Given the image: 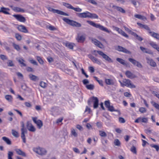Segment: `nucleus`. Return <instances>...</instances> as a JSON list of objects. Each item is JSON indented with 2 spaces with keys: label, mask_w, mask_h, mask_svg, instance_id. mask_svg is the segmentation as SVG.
Masks as SVG:
<instances>
[{
  "label": "nucleus",
  "mask_w": 159,
  "mask_h": 159,
  "mask_svg": "<svg viewBox=\"0 0 159 159\" xmlns=\"http://www.w3.org/2000/svg\"><path fill=\"white\" fill-rule=\"evenodd\" d=\"M87 22L90 25L96 28H98L101 30L108 33H110V31H109L107 28L104 27L99 24H96L94 22L89 20L87 21Z\"/></svg>",
  "instance_id": "f257e3e1"
},
{
  "label": "nucleus",
  "mask_w": 159,
  "mask_h": 159,
  "mask_svg": "<svg viewBox=\"0 0 159 159\" xmlns=\"http://www.w3.org/2000/svg\"><path fill=\"white\" fill-rule=\"evenodd\" d=\"M121 84V85L122 87L126 86L128 87H129L131 88H135L136 86L134 84H132L130 80L129 79H125L123 80L122 82L121 81H119Z\"/></svg>",
  "instance_id": "f03ea898"
},
{
  "label": "nucleus",
  "mask_w": 159,
  "mask_h": 159,
  "mask_svg": "<svg viewBox=\"0 0 159 159\" xmlns=\"http://www.w3.org/2000/svg\"><path fill=\"white\" fill-rule=\"evenodd\" d=\"M93 102V107L94 108H98V100L96 97L94 96L91 97L88 101V104L89 106H91V102Z\"/></svg>",
  "instance_id": "7ed1b4c3"
},
{
  "label": "nucleus",
  "mask_w": 159,
  "mask_h": 159,
  "mask_svg": "<svg viewBox=\"0 0 159 159\" xmlns=\"http://www.w3.org/2000/svg\"><path fill=\"white\" fill-rule=\"evenodd\" d=\"M21 137L23 140V142L24 143H26V139L25 136V134L27 133V129L25 128L24 124L23 122H21Z\"/></svg>",
  "instance_id": "20e7f679"
},
{
  "label": "nucleus",
  "mask_w": 159,
  "mask_h": 159,
  "mask_svg": "<svg viewBox=\"0 0 159 159\" xmlns=\"http://www.w3.org/2000/svg\"><path fill=\"white\" fill-rule=\"evenodd\" d=\"M33 150L36 153L41 155H44L47 152L45 149L39 147L34 148Z\"/></svg>",
  "instance_id": "39448f33"
},
{
  "label": "nucleus",
  "mask_w": 159,
  "mask_h": 159,
  "mask_svg": "<svg viewBox=\"0 0 159 159\" xmlns=\"http://www.w3.org/2000/svg\"><path fill=\"white\" fill-rule=\"evenodd\" d=\"M97 52L99 55L101 56L106 61L110 62H112V59L104 53L103 52L101 51H97Z\"/></svg>",
  "instance_id": "423d86ee"
},
{
  "label": "nucleus",
  "mask_w": 159,
  "mask_h": 159,
  "mask_svg": "<svg viewBox=\"0 0 159 159\" xmlns=\"http://www.w3.org/2000/svg\"><path fill=\"white\" fill-rule=\"evenodd\" d=\"M32 120L34 123L36 124L38 128L39 129H41L43 126V122L40 120H37L36 117H33Z\"/></svg>",
  "instance_id": "0eeeda50"
},
{
  "label": "nucleus",
  "mask_w": 159,
  "mask_h": 159,
  "mask_svg": "<svg viewBox=\"0 0 159 159\" xmlns=\"http://www.w3.org/2000/svg\"><path fill=\"white\" fill-rule=\"evenodd\" d=\"M115 48L116 50L119 52H122L124 53L129 54H131V52L130 51L121 46H117Z\"/></svg>",
  "instance_id": "6e6552de"
},
{
  "label": "nucleus",
  "mask_w": 159,
  "mask_h": 159,
  "mask_svg": "<svg viewBox=\"0 0 159 159\" xmlns=\"http://www.w3.org/2000/svg\"><path fill=\"white\" fill-rule=\"evenodd\" d=\"M13 16L17 20L22 22H25L26 21V19L25 17L21 15H13Z\"/></svg>",
  "instance_id": "1a4fd4ad"
},
{
  "label": "nucleus",
  "mask_w": 159,
  "mask_h": 159,
  "mask_svg": "<svg viewBox=\"0 0 159 159\" xmlns=\"http://www.w3.org/2000/svg\"><path fill=\"white\" fill-rule=\"evenodd\" d=\"M88 57L93 63H96L99 65H100L101 64V62L100 60L94 57L92 55H89Z\"/></svg>",
  "instance_id": "9d476101"
},
{
  "label": "nucleus",
  "mask_w": 159,
  "mask_h": 159,
  "mask_svg": "<svg viewBox=\"0 0 159 159\" xmlns=\"http://www.w3.org/2000/svg\"><path fill=\"white\" fill-rule=\"evenodd\" d=\"M91 41L95 45L100 48H102L103 46L102 44L97 39L92 38L91 39Z\"/></svg>",
  "instance_id": "9b49d317"
},
{
  "label": "nucleus",
  "mask_w": 159,
  "mask_h": 159,
  "mask_svg": "<svg viewBox=\"0 0 159 159\" xmlns=\"http://www.w3.org/2000/svg\"><path fill=\"white\" fill-rule=\"evenodd\" d=\"M26 127L27 129L31 132H34L35 131L36 129L31 123L27 122L26 124Z\"/></svg>",
  "instance_id": "f8f14e48"
},
{
  "label": "nucleus",
  "mask_w": 159,
  "mask_h": 159,
  "mask_svg": "<svg viewBox=\"0 0 159 159\" xmlns=\"http://www.w3.org/2000/svg\"><path fill=\"white\" fill-rule=\"evenodd\" d=\"M146 59L147 63L151 66L153 67H155L157 66L156 62L152 59L147 57Z\"/></svg>",
  "instance_id": "ddd939ff"
},
{
  "label": "nucleus",
  "mask_w": 159,
  "mask_h": 159,
  "mask_svg": "<svg viewBox=\"0 0 159 159\" xmlns=\"http://www.w3.org/2000/svg\"><path fill=\"white\" fill-rule=\"evenodd\" d=\"M11 7L13 11L16 12H24L25 11V10L19 7H14L12 6H11Z\"/></svg>",
  "instance_id": "4468645a"
},
{
  "label": "nucleus",
  "mask_w": 159,
  "mask_h": 159,
  "mask_svg": "<svg viewBox=\"0 0 159 159\" xmlns=\"http://www.w3.org/2000/svg\"><path fill=\"white\" fill-rule=\"evenodd\" d=\"M89 12L86 11L84 12L80 13H77V16L80 17L82 18H86L88 17L89 16Z\"/></svg>",
  "instance_id": "2eb2a0df"
},
{
  "label": "nucleus",
  "mask_w": 159,
  "mask_h": 159,
  "mask_svg": "<svg viewBox=\"0 0 159 159\" xmlns=\"http://www.w3.org/2000/svg\"><path fill=\"white\" fill-rule=\"evenodd\" d=\"M17 29L19 31L24 33H28V30L26 29V27L23 25H19L17 27Z\"/></svg>",
  "instance_id": "dca6fc26"
},
{
  "label": "nucleus",
  "mask_w": 159,
  "mask_h": 159,
  "mask_svg": "<svg viewBox=\"0 0 159 159\" xmlns=\"http://www.w3.org/2000/svg\"><path fill=\"white\" fill-rule=\"evenodd\" d=\"M15 151L17 154L19 155H21L24 157H25L26 156L25 153L20 149H16L15 150Z\"/></svg>",
  "instance_id": "f3484780"
},
{
  "label": "nucleus",
  "mask_w": 159,
  "mask_h": 159,
  "mask_svg": "<svg viewBox=\"0 0 159 159\" xmlns=\"http://www.w3.org/2000/svg\"><path fill=\"white\" fill-rule=\"evenodd\" d=\"M125 75L127 77L130 79H133L136 77V76L129 71H127L125 72Z\"/></svg>",
  "instance_id": "a211bd4d"
},
{
  "label": "nucleus",
  "mask_w": 159,
  "mask_h": 159,
  "mask_svg": "<svg viewBox=\"0 0 159 159\" xmlns=\"http://www.w3.org/2000/svg\"><path fill=\"white\" fill-rule=\"evenodd\" d=\"M76 39L78 42L83 43L85 40V37L83 35H78Z\"/></svg>",
  "instance_id": "6ab92c4d"
},
{
  "label": "nucleus",
  "mask_w": 159,
  "mask_h": 159,
  "mask_svg": "<svg viewBox=\"0 0 159 159\" xmlns=\"http://www.w3.org/2000/svg\"><path fill=\"white\" fill-rule=\"evenodd\" d=\"M148 33L153 37L159 40V34L154 32L149 31Z\"/></svg>",
  "instance_id": "aec40b11"
},
{
  "label": "nucleus",
  "mask_w": 159,
  "mask_h": 159,
  "mask_svg": "<svg viewBox=\"0 0 159 159\" xmlns=\"http://www.w3.org/2000/svg\"><path fill=\"white\" fill-rule=\"evenodd\" d=\"M112 7L115 9H116L118 11L121 12L122 13H125V11L122 8L113 5Z\"/></svg>",
  "instance_id": "412c9836"
},
{
  "label": "nucleus",
  "mask_w": 159,
  "mask_h": 159,
  "mask_svg": "<svg viewBox=\"0 0 159 159\" xmlns=\"http://www.w3.org/2000/svg\"><path fill=\"white\" fill-rule=\"evenodd\" d=\"M140 48L141 50H142V51L143 52L148 53L149 54H152V52L150 50H149L146 48H143L142 47H140Z\"/></svg>",
  "instance_id": "4be33fe9"
},
{
  "label": "nucleus",
  "mask_w": 159,
  "mask_h": 159,
  "mask_svg": "<svg viewBox=\"0 0 159 159\" xmlns=\"http://www.w3.org/2000/svg\"><path fill=\"white\" fill-rule=\"evenodd\" d=\"M105 82L107 85H113L114 84V82L112 80L109 79H105Z\"/></svg>",
  "instance_id": "5701e85b"
},
{
  "label": "nucleus",
  "mask_w": 159,
  "mask_h": 159,
  "mask_svg": "<svg viewBox=\"0 0 159 159\" xmlns=\"http://www.w3.org/2000/svg\"><path fill=\"white\" fill-rule=\"evenodd\" d=\"M7 11H9V9L8 8H5L4 7H2L1 8L0 10V12H2L6 14H10L9 12Z\"/></svg>",
  "instance_id": "b1692460"
},
{
  "label": "nucleus",
  "mask_w": 159,
  "mask_h": 159,
  "mask_svg": "<svg viewBox=\"0 0 159 159\" xmlns=\"http://www.w3.org/2000/svg\"><path fill=\"white\" fill-rule=\"evenodd\" d=\"M29 77L31 80L34 81L39 80V78L38 77L31 74L29 75Z\"/></svg>",
  "instance_id": "393cba45"
},
{
  "label": "nucleus",
  "mask_w": 159,
  "mask_h": 159,
  "mask_svg": "<svg viewBox=\"0 0 159 159\" xmlns=\"http://www.w3.org/2000/svg\"><path fill=\"white\" fill-rule=\"evenodd\" d=\"M16 60L19 62L20 64L21 65V66H26V65L24 63L25 61L24 60L21 58H16Z\"/></svg>",
  "instance_id": "a878e982"
},
{
  "label": "nucleus",
  "mask_w": 159,
  "mask_h": 159,
  "mask_svg": "<svg viewBox=\"0 0 159 159\" xmlns=\"http://www.w3.org/2000/svg\"><path fill=\"white\" fill-rule=\"evenodd\" d=\"M71 25L73 26H75L77 27H81V24L76 21L72 20V22L71 23Z\"/></svg>",
  "instance_id": "bb28decb"
},
{
  "label": "nucleus",
  "mask_w": 159,
  "mask_h": 159,
  "mask_svg": "<svg viewBox=\"0 0 159 159\" xmlns=\"http://www.w3.org/2000/svg\"><path fill=\"white\" fill-rule=\"evenodd\" d=\"M88 17L92 18L98 19V16L94 13H92L89 12Z\"/></svg>",
  "instance_id": "cd10ccee"
},
{
  "label": "nucleus",
  "mask_w": 159,
  "mask_h": 159,
  "mask_svg": "<svg viewBox=\"0 0 159 159\" xmlns=\"http://www.w3.org/2000/svg\"><path fill=\"white\" fill-rule=\"evenodd\" d=\"M134 17L139 19L142 20H147L146 18L145 17L139 14L135 15Z\"/></svg>",
  "instance_id": "c85d7f7f"
},
{
  "label": "nucleus",
  "mask_w": 159,
  "mask_h": 159,
  "mask_svg": "<svg viewBox=\"0 0 159 159\" xmlns=\"http://www.w3.org/2000/svg\"><path fill=\"white\" fill-rule=\"evenodd\" d=\"M5 98L9 102H12L13 98L11 95H7L5 96Z\"/></svg>",
  "instance_id": "c756f323"
},
{
  "label": "nucleus",
  "mask_w": 159,
  "mask_h": 159,
  "mask_svg": "<svg viewBox=\"0 0 159 159\" xmlns=\"http://www.w3.org/2000/svg\"><path fill=\"white\" fill-rule=\"evenodd\" d=\"M2 139L7 143V144L8 145L11 144V141L8 138L5 137H2Z\"/></svg>",
  "instance_id": "7c9ffc66"
},
{
  "label": "nucleus",
  "mask_w": 159,
  "mask_h": 159,
  "mask_svg": "<svg viewBox=\"0 0 159 159\" xmlns=\"http://www.w3.org/2000/svg\"><path fill=\"white\" fill-rule=\"evenodd\" d=\"M12 45L14 48L18 51H19L20 50V46L14 43H12Z\"/></svg>",
  "instance_id": "2f4dec72"
},
{
  "label": "nucleus",
  "mask_w": 159,
  "mask_h": 159,
  "mask_svg": "<svg viewBox=\"0 0 159 159\" xmlns=\"http://www.w3.org/2000/svg\"><path fill=\"white\" fill-rule=\"evenodd\" d=\"M116 60L117 61L120 63V64L125 66L127 65V64L125 62V61L124 60L119 58H117Z\"/></svg>",
  "instance_id": "473e14b6"
},
{
  "label": "nucleus",
  "mask_w": 159,
  "mask_h": 159,
  "mask_svg": "<svg viewBox=\"0 0 159 159\" xmlns=\"http://www.w3.org/2000/svg\"><path fill=\"white\" fill-rule=\"evenodd\" d=\"M137 24L138 25L140 26L142 28H143L147 30H148L149 31H151L150 28L147 25L142 24L139 23H137Z\"/></svg>",
  "instance_id": "72a5a7b5"
},
{
  "label": "nucleus",
  "mask_w": 159,
  "mask_h": 159,
  "mask_svg": "<svg viewBox=\"0 0 159 159\" xmlns=\"http://www.w3.org/2000/svg\"><path fill=\"white\" fill-rule=\"evenodd\" d=\"M108 110L110 111H111V112L114 111H117V112H118L120 114V111L119 110L114 109V107L112 106H110L109 107H108Z\"/></svg>",
  "instance_id": "f704fd0d"
},
{
  "label": "nucleus",
  "mask_w": 159,
  "mask_h": 159,
  "mask_svg": "<svg viewBox=\"0 0 159 159\" xmlns=\"http://www.w3.org/2000/svg\"><path fill=\"white\" fill-rule=\"evenodd\" d=\"M63 5L68 9H73V7L71 4L68 3L63 2Z\"/></svg>",
  "instance_id": "c9c22d12"
},
{
  "label": "nucleus",
  "mask_w": 159,
  "mask_h": 159,
  "mask_svg": "<svg viewBox=\"0 0 159 159\" xmlns=\"http://www.w3.org/2000/svg\"><path fill=\"white\" fill-rule=\"evenodd\" d=\"M48 9L50 11L54 13H57V14L58 10L55 9L51 7H47Z\"/></svg>",
  "instance_id": "e433bc0d"
},
{
  "label": "nucleus",
  "mask_w": 159,
  "mask_h": 159,
  "mask_svg": "<svg viewBox=\"0 0 159 159\" xmlns=\"http://www.w3.org/2000/svg\"><path fill=\"white\" fill-rule=\"evenodd\" d=\"M132 34L135 37L136 39L139 41H142L143 40L142 37L138 35L136 33L134 32H132Z\"/></svg>",
  "instance_id": "4c0bfd02"
},
{
  "label": "nucleus",
  "mask_w": 159,
  "mask_h": 159,
  "mask_svg": "<svg viewBox=\"0 0 159 159\" xmlns=\"http://www.w3.org/2000/svg\"><path fill=\"white\" fill-rule=\"evenodd\" d=\"M86 87L89 90H92L94 89V85L93 84H90L89 85H86Z\"/></svg>",
  "instance_id": "58836bf2"
},
{
  "label": "nucleus",
  "mask_w": 159,
  "mask_h": 159,
  "mask_svg": "<svg viewBox=\"0 0 159 159\" xmlns=\"http://www.w3.org/2000/svg\"><path fill=\"white\" fill-rule=\"evenodd\" d=\"M66 46L70 49H73L74 47L73 44L72 43H67L65 44Z\"/></svg>",
  "instance_id": "ea45409f"
},
{
  "label": "nucleus",
  "mask_w": 159,
  "mask_h": 159,
  "mask_svg": "<svg viewBox=\"0 0 159 159\" xmlns=\"http://www.w3.org/2000/svg\"><path fill=\"white\" fill-rule=\"evenodd\" d=\"M63 20L66 22L67 24H69L71 25V23L72 22V20H70L69 19H68L66 18H63Z\"/></svg>",
  "instance_id": "a19ab883"
},
{
  "label": "nucleus",
  "mask_w": 159,
  "mask_h": 159,
  "mask_svg": "<svg viewBox=\"0 0 159 159\" xmlns=\"http://www.w3.org/2000/svg\"><path fill=\"white\" fill-rule=\"evenodd\" d=\"M12 134L15 137L17 138L19 137V134L17 131L14 129L12 130Z\"/></svg>",
  "instance_id": "79ce46f5"
},
{
  "label": "nucleus",
  "mask_w": 159,
  "mask_h": 159,
  "mask_svg": "<svg viewBox=\"0 0 159 159\" xmlns=\"http://www.w3.org/2000/svg\"><path fill=\"white\" fill-rule=\"evenodd\" d=\"M149 44L152 47L156 49H157V48H158L157 47L158 46L157 44L154 42H151L149 43Z\"/></svg>",
  "instance_id": "37998d69"
},
{
  "label": "nucleus",
  "mask_w": 159,
  "mask_h": 159,
  "mask_svg": "<svg viewBox=\"0 0 159 159\" xmlns=\"http://www.w3.org/2000/svg\"><path fill=\"white\" fill-rule=\"evenodd\" d=\"M151 103L156 109L159 110V105L154 102H151Z\"/></svg>",
  "instance_id": "c03bdc74"
},
{
  "label": "nucleus",
  "mask_w": 159,
  "mask_h": 159,
  "mask_svg": "<svg viewBox=\"0 0 159 159\" xmlns=\"http://www.w3.org/2000/svg\"><path fill=\"white\" fill-rule=\"evenodd\" d=\"M71 134L74 136L75 137H77V134L76 132L75 129L73 128H72L71 129Z\"/></svg>",
  "instance_id": "a18cd8bd"
},
{
  "label": "nucleus",
  "mask_w": 159,
  "mask_h": 159,
  "mask_svg": "<svg viewBox=\"0 0 159 159\" xmlns=\"http://www.w3.org/2000/svg\"><path fill=\"white\" fill-rule=\"evenodd\" d=\"M99 135L102 137H105L107 136L106 133L104 131L99 130Z\"/></svg>",
  "instance_id": "49530a36"
},
{
  "label": "nucleus",
  "mask_w": 159,
  "mask_h": 159,
  "mask_svg": "<svg viewBox=\"0 0 159 159\" xmlns=\"http://www.w3.org/2000/svg\"><path fill=\"white\" fill-rule=\"evenodd\" d=\"M57 14H60L61 15L68 16H69V14L66 13L62 11L58 10Z\"/></svg>",
  "instance_id": "de8ad7c7"
},
{
  "label": "nucleus",
  "mask_w": 159,
  "mask_h": 159,
  "mask_svg": "<svg viewBox=\"0 0 159 159\" xmlns=\"http://www.w3.org/2000/svg\"><path fill=\"white\" fill-rule=\"evenodd\" d=\"M13 155V152H12L9 151L8 153V159H12V157Z\"/></svg>",
  "instance_id": "09e8293b"
},
{
  "label": "nucleus",
  "mask_w": 159,
  "mask_h": 159,
  "mask_svg": "<svg viewBox=\"0 0 159 159\" xmlns=\"http://www.w3.org/2000/svg\"><path fill=\"white\" fill-rule=\"evenodd\" d=\"M7 66H8L12 67L14 66V65L12 61L11 60H9L8 61V62H7Z\"/></svg>",
  "instance_id": "8fccbe9b"
},
{
  "label": "nucleus",
  "mask_w": 159,
  "mask_h": 159,
  "mask_svg": "<svg viewBox=\"0 0 159 159\" xmlns=\"http://www.w3.org/2000/svg\"><path fill=\"white\" fill-rule=\"evenodd\" d=\"M128 60L130 62L132 63L134 65H136V63L137 62V61L135 60H134L133 59L131 58H129Z\"/></svg>",
  "instance_id": "3c124183"
},
{
  "label": "nucleus",
  "mask_w": 159,
  "mask_h": 159,
  "mask_svg": "<svg viewBox=\"0 0 159 159\" xmlns=\"http://www.w3.org/2000/svg\"><path fill=\"white\" fill-rule=\"evenodd\" d=\"M36 58L40 64H43L44 62L43 60L40 57L37 56Z\"/></svg>",
  "instance_id": "603ef678"
},
{
  "label": "nucleus",
  "mask_w": 159,
  "mask_h": 159,
  "mask_svg": "<svg viewBox=\"0 0 159 159\" xmlns=\"http://www.w3.org/2000/svg\"><path fill=\"white\" fill-rule=\"evenodd\" d=\"M3 44L4 46V48L7 51H10L11 49L9 47L7 46V43L4 42L3 43Z\"/></svg>",
  "instance_id": "864d4df0"
},
{
  "label": "nucleus",
  "mask_w": 159,
  "mask_h": 159,
  "mask_svg": "<svg viewBox=\"0 0 159 159\" xmlns=\"http://www.w3.org/2000/svg\"><path fill=\"white\" fill-rule=\"evenodd\" d=\"M47 28L51 30H56V28L54 26L52 25H48L47 26Z\"/></svg>",
  "instance_id": "5fc2aeb1"
},
{
  "label": "nucleus",
  "mask_w": 159,
  "mask_h": 159,
  "mask_svg": "<svg viewBox=\"0 0 159 159\" xmlns=\"http://www.w3.org/2000/svg\"><path fill=\"white\" fill-rule=\"evenodd\" d=\"M140 122L146 123L148 122V119L145 118H139Z\"/></svg>",
  "instance_id": "6e6d98bb"
},
{
  "label": "nucleus",
  "mask_w": 159,
  "mask_h": 159,
  "mask_svg": "<svg viewBox=\"0 0 159 159\" xmlns=\"http://www.w3.org/2000/svg\"><path fill=\"white\" fill-rule=\"evenodd\" d=\"M94 78L101 85L103 86V82L102 80H98V78L96 76H94Z\"/></svg>",
  "instance_id": "4d7b16f0"
},
{
  "label": "nucleus",
  "mask_w": 159,
  "mask_h": 159,
  "mask_svg": "<svg viewBox=\"0 0 159 159\" xmlns=\"http://www.w3.org/2000/svg\"><path fill=\"white\" fill-rule=\"evenodd\" d=\"M150 146L152 148H153L156 149L157 151H158L159 150V146L157 145L154 144H151Z\"/></svg>",
  "instance_id": "13d9d810"
},
{
  "label": "nucleus",
  "mask_w": 159,
  "mask_h": 159,
  "mask_svg": "<svg viewBox=\"0 0 159 159\" xmlns=\"http://www.w3.org/2000/svg\"><path fill=\"white\" fill-rule=\"evenodd\" d=\"M40 85L42 88H45L47 86V84L45 83L43 81H41L40 84Z\"/></svg>",
  "instance_id": "bf43d9fd"
},
{
  "label": "nucleus",
  "mask_w": 159,
  "mask_h": 159,
  "mask_svg": "<svg viewBox=\"0 0 159 159\" xmlns=\"http://www.w3.org/2000/svg\"><path fill=\"white\" fill-rule=\"evenodd\" d=\"M114 143L115 145L119 146L120 145V143L118 139H116L114 140Z\"/></svg>",
  "instance_id": "052dcab7"
},
{
  "label": "nucleus",
  "mask_w": 159,
  "mask_h": 159,
  "mask_svg": "<svg viewBox=\"0 0 159 159\" xmlns=\"http://www.w3.org/2000/svg\"><path fill=\"white\" fill-rule=\"evenodd\" d=\"M130 150L133 153L136 154L137 153V151L136 150V148L134 146H133L130 149Z\"/></svg>",
  "instance_id": "680f3d73"
},
{
  "label": "nucleus",
  "mask_w": 159,
  "mask_h": 159,
  "mask_svg": "<svg viewBox=\"0 0 159 159\" xmlns=\"http://www.w3.org/2000/svg\"><path fill=\"white\" fill-rule=\"evenodd\" d=\"M86 1H87L88 2L94 5H97V3L94 0H86Z\"/></svg>",
  "instance_id": "e2e57ef3"
},
{
  "label": "nucleus",
  "mask_w": 159,
  "mask_h": 159,
  "mask_svg": "<svg viewBox=\"0 0 159 159\" xmlns=\"http://www.w3.org/2000/svg\"><path fill=\"white\" fill-rule=\"evenodd\" d=\"M15 37L18 40H20L21 39V36L18 34H15Z\"/></svg>",
  "instance_id": "0e129e2a"
},
{
  "label": "nucleus",
  "mask_w": 159,
  "mask_h": 159,
  "mask_svg": "<svg viewBox=\"0 0 159 159\" xmlns=\"http://www.w3.org/2000/svg\"><path fill=\"white\" fill-rule=\"evenodd\" d=\"M139 111L141 113H143L146 111V110L145 108L142 107L139 108Z\"/></svg>",
  "instance_id": "69168bd1"
},
{
  "label": "nucleus",
  "mask_w": 159,
  "mask_h": 159,
  "mask_svg": "<svg viewBox=\"0 0 159 159\" xmlns=\"http://www.w3.org/2000/svg\"><path fill=\"white\" fill-rule=\"evenodd\" d=\"M105 105L106 107L108 108L110 106V102L109 100L106 101L105 102Z\"/></svg>",
  "instance_id": "338daca9"
},
{
  "label": "nucleus",
  "mask_w": 159,
  "mask_h": 159,
  "mask_svg": "<svg viewBox=\"0 0 159 159\" xmlns=\"http://www.w3.org/2000/svg\"><path fill=\"white\" fill-rule=\"evenodd\" d=\"M119 121L120 123H124L125 122L124 119L122 117H120L119 118Z\"/></svg>",
  "instance_id": "774afa93"
}]
</instances>
